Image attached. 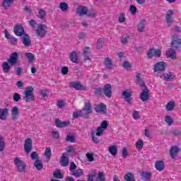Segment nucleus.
<instances>
[{
  "label": "nucleus",
  "instance_id": "4d7b16f0",
  "mask_svg": "<svg viewBox=\"0 0 181 181\" xmlns=\"http://www.w3.org/2000/svg\"><path fill=\"white\" fill-rule=\"evenodd\" d=\"M100 127L102 128V129H104L105 131V129L108 128V122H107L106 120H103L101 122Z\"/></svg>",
  "mask_w": 181,
  "mask_h": 181
},
{
  "label": "nucleus",
  "instance_id": "6e6552de",
  "mask_svg": "<svg viewBox=\"0 0 181 181\" xmlns=\"http://www.w3.org/2000/svg\"><path fill=\"white\" fill-rule=\"evenodd\" d=\"M181 47V38L177 34H174L171 38V48L179 49Z\"/></svg>",
  "mask_w": 181,
  "mask_h": 181
},
{
  "label": "nucleus",
  "instance_id": "7c9ffc66",
  "mask_svg": "<svg viewBox=\"0 0 181 181\" xmlns=\"http://www.w3.org/2000/svg\"><path fill=\"white\" fill-rule=\"evenodd\" d=\"M141 177L142 180H149L152 177V173L148 171H143L141 173Z\"/></svg>",
  "mask_w": 181,
  "mask_h": 181
},
{
  "label": "nucleus",
  "instance_id": "69168bd1",
  "mask_svg": "<svg viewBox=\"0 0 181 181\" xmlns=\"http://www.w3.org/2000/svg\"><path fill=\"white\" fill-rule=\"evenodd\" d=\"M66 152L68 153H74L76 152V150L74 149V147H73V146H69L66 148Z\"/></svg>",
  "mask_w": 181,
  "mask_h": 181
},
{
  "label": "nucleus",
  "instance_id": "c85d7f7f",
  "mask_svg": "<svg viewBox=\"0 0 181 181\" xmlns=\"http://www.w3.org/2000/svg\"><path fill=\"white\" fill-rule=\"evenodd\" d=\"M146 25V21L141 20L137 25V30L139 33H142L145 30V26Z\"/></svg>",
  "mask_w": 181,
  "mask_h": 181
},
{
  "label": "nucleus",
  "instance_id": "09e8293b",
  "mask_svg": "<svg viewBox=\"0 0 181 181\" xmlns=\"http://www.w3.org/2000/svg\"><path fill=\"white\" fill-rule=\"evenodd\" d=\"M126 21H127V18L125 17V13H121L118 18L119 23H124Z\"/></svg>",
  "mask_w": 181,
  "mask_h": 181
},
{
  "label": "nucleus",
  "instance_id": "393cba45",
  "mask_svg": "<svg viewBox=\"0 0 181 181\" xmlns=\"http://www.w3.org/2000/svg\"><path fill=\"white\" fill-rule=\"evenodd\" d=\"M76 11L79 16H84V15H87V12H88V8H87V6H81L76 8Z\"/></svg>",
  "mask_w": 181,
  "mask_h": 181
},
{
  "label": "nucleus",
  "instance_id": "f704fd0d",
  "mask_svg": "<svg viewBox=\"0 0 181 181\" xmlns=\"http://www.w3.org/2000/svg\"><path fill=\"white\" fill-rule=\"evenodd\" d=\"M69 59L72 63H78V58L77 57V52H72L69 55Z\"/></svg>",
  "mask_w": 181,
  "mask_h": 181
},
{
  "label": "nucleus",
  "instance_id": "4c0bfd02",
  "mask_svg": "<svg viewBox=\"0 0 181 181\" xmlns=\"http://www.w3.org/2000/svg\"><path fill=\"white\" fill-rule=\"evenodd\" d=\"M126 181H135V175L132 173H127L124 177Z\"/></svg>",
  "mask_w": 181,
  "mask_h": 181
},
{
  "label": "nucleus",
  "instance_id": "423d86ee",
  "mask_svg": "<svg viewBox=\"0 0 181 181\" xmlns=\"http://www.w3.org/2000/svg\"><path fill=\"white\" fill-rule=\"evenodd\" d=\"M35 33L39 39H43L47 35V25L42 23L37 24Z\"/></svg>",
  "mask_w": 181,
  "mask_h": 181
},
{
  "label": "nucleus",
  "instance_id": "39448f33",
  "mask_svg": "<svg viewBox=\"0 0 181 181\" xmlns=\"http://www.w3.org/2000/svg\"><path fill=\"white\" fill-rule=\"evenodd\" d=\"M33 87L28 86L25 88L24 91V97L23 100L25 101V103H32V101H35V95L33 94Z\"/></svg>",
  "mask_w": 181,
  "mask_h": 181
},
{
  "label": "nucleus",
  "instance_id": "bf43d9fd",
  "mask_svg": "<svg viewBox=\"0 0 181 181\" xmlns=\"http://www.w3.org/2000/svg\"><path fill=\"white\" fill-rule=\"evenodd\" d=\"M76 169H77V165H76V163H74V162H71L69 166V171L71 172V173H72V172H74Z\"/></svg>",
  "mask_w": 181,
  "mask_h": 181
},
{
  "label": "nucleus",
  "instance_id": "b1692460",
  "mask_svg": "<svg viewBox=\"0 0 181 181\" xmlns=\"http://www.w3.org/2000/svg\"><path fill=\"white\" fill-rule=\"evenodd\" d=\"M83 57L85 60H90L91 59V48L90 47H86L83 49Z\"/></svg>",
  "mask_w": 181,
  "mask_h": 181
},
{
  "label": "nucleus",
  "instance_id": "2f4dec72",
  "mask_svg": "<svg viewBox=\"0 0 181 181\" xmlns=\"http://www.w3.org/2000/svg\"><path fill=\"white\" fill-rule=\"evenodd\" d=\"M104 65L105 69L107 70H111L114 64H112V59H110V57L105 58L104 61Z\"/></svg>",
  "mask_w": 181,
  "mask_h": 181
},
{
  "label": "nucleus",
  "instance_id": "774afa93",
  "mask_svg": "<svg viewBox=\"0 0 181 181\" xmlns=\"http://www.w3.org/2000/svg\"><path fill=\"white\" fill-rule=\"evenodd\" d=\"M172 135H174L175 136H179L181 135V130L175 129L171 132Z\"/></svg>",
  "mask_w": 181,
  "mask_h": 181
},
{
  "label": "nucleus",
  "instance_id": "6e6d98bb",
  "mask_svg": "<svg viewBox=\"0 0 181 181\" xmlns=\"http://www.w3.org/2000/svg\"><path fill=\"white\" fill-rule=\"evenodd\" d=\"M165 121L168 125H172L173 124V119L169 115L165 116Z\"/></svg>",
  "mask_w": 181,
  "mask_h": 181
},
{
  "label": "nucleus",
  "instance_id": "5701e85b",
  "mask_svg": "<svg viewBox=\"0 0 181 181\" xmlns=\"http://www.w3.org/2000/svg\"><path fill=\"white\" fill-rule=\"evenodd\" d=\"M140 98L143 102L149 100V89L148 88L143 90L142 93L140 94Z\"/></svg>",
  "mask_w": 181,
  "mask_h": 181
},
{
  "label": "nucleus",
  "instance_id": "e2e57ef3",
  "mask_svg": "<svg viewBox=\"0 0 181 181\" xmlns=\"http://www.w3.org/2000/svg\"><path fill=\"white\" fill-rule=\"evenodd\" d=\"M129 11H130L132 15H135V13H136V11H137L136 6H135V5H131L130 8H129Z\"/></svg>",
  "mask_w": 181,
  "mask_h": 181
},
{
  "label": "nucleus",
  "instance_id": "ddd939ff",
  "mask_svg": "<svg viewBox=\"0 0 181 181\" xmlns=\"http://www.w3.org/2000/svg\"><path fill=\"white\" fill-rule=\"evenodd\" d=\"M69 87H71L75 90H81V91H86V90H87V87L81 84V83L80 82H71L69 83Z\"/></svg>",
  "mask_w": 181,
  "mask_h": 181
},
{
  "label": "nucleus",
  "instance_id": "37998d69",
  "mask_svg": "<svg viewBox=\"0 0 181 181\" xmlns=\"http://www.w3.org/2000/svg\"><path fill=\"white\" fill-rule=\"evenodd\" d=\"M59 8L62 11V12H66V11L69 9V4L66 2H62L59 4Z\"/></svg>",
  "mask_w": 181,
  "mask_h": 181
},
{
  "label": "nucleus",
  "instance_id": "9d476101",
  "mask_svg": "<svg viewBox=\"0 0 181 181\" xmlns=\"http://www.w3.org/2000/svg\"><path fill=\"white\" fill-rule=\"evenodd\" d=\"M162 52L159 49L151 48L147 51V57L148 59H152L153 57H160Z\"/></svg>",
  "mask_w": 181,
  "mask_h": 181
},
{
  "label": "nucleus",
  "instance_id": "49530a36",
  "mask_svg": "<svg viewBox=\"0 0 181 181\" xmlns=\"http://www.w3.org/2000/svg\"><path fill=\"white\" fill-rule=\"evenodd\" d=\"M54 177L56 179H63V175H62V170H57L54 172Z\"/></svg>",
  "mask_w": 181,
  "mask_h": 181
},
{
  "label": "nucleus",
  "instance_id": "603ef678",
  "mask_svg": "<svg viewBox=\"0 0 181 181\" xmlns=\"http://www.w3.org/2000/svg\"><path fill=\"white\" fill-rule=\"evenodd\" d=\"M13 101H15V103H18V102L21 101V95L18 93H13Z\"/></svg>",
  "mask_w": 181,
  "mask_h": 181
},
{
  "label": "nucleus",
  "instance_id": "9b49d317",
  "mask_svg": "<svg viewBox=\"0 0 181 181\" xmlns=\"http://www.w3.org/2000/svg\"><path fill=\"white\" fill-rule=\"evenodd\" d=\"M103 94L107 98H111L112 97V87L111 84L107 83L103 86Z\"/></svg>",
  "mask_w": 181,
  "mask_h": 181
},
{
  "label": "nucleus",
  "instance_id": "052dcab7",
  "mask_svg": "<svg viewBox=\"0 0 181 181\" xmlns=\"http://www.w3.org/2000/svg\"><path fill=\"white\" fill-rule=\"evenodd\" d=\"M97 132H96V136H101V135H103L104 134V129H102L101 127H98L96 129Z\"/></svg>",
  "mask_w": 181,
  "mask_h": 181
},
{
  "label": "nucleus",
  "instance_id": "13d9d810",
  "mask_svg": "<svg viewBox=\"0 0 181 181\" xmlns=\"http://www.w3.org/2000/svg\"><path fill=\"white\" fill-rule=\"evenodd\" d=\"M61 73L63 76H66L69 74V67L67 66H62L61 69Z\"/></svg>",
  "mask_w": 181,
  "mask_h": 181
},
{
  "label": "nucleus",
  "instance_id": "412c9836",
  "mask_svg": "<svg viewBox=\"0 0 181 181\" xmlns=\"http://www.w3.org/2000/svg\"><path fill=\"white\" fill-rule=\"evenodd\" d=\"M61 166L65 168L66 166H69L70 163V159L67 156V153H63L62 156L60 158Z\"/></svg>",
  "mask_w": 181,
  "mask_h": 181
},
{
  "label": "nucleus",
  "instance_id": "3c124183",
  "mask_svg": "<svg viewBox=\"0 0 181 181\" xmlns=\"http://www.w3.org/2000/svg\"><path fill=\"white\" fill-rule=\"evenodd\" d=\"M103 88H95L94 95H96V97H100V95H103Z\"/></svg>",
  "mask_w": 181,
  "mask_h": 181
},
{
  "label": "nucleus",
  "instance_id": "72a5a7b5",
  "mask_svg": "<svg viewBox=\"0 0 181 181\" xmlns=\"http://www.w3.org/2000/svg\"><path fill=\"white\" fill-rule=\"evenodd\" d=\"M70 175L71 176H74V177H80V176H83V175H84V170L80 168L78 169L76 171H73L72 173H70Z\"/></svg>",
  "mask_w": 181,
  "mask_h": 181
},
{
  "label": "nucleus",
  "instance_id": "f257e3e1",
  "mask_svg": "<svg viewBox=\"0 0 181 181\" xmlns=\"http://www.w3.org/2000/svg\"><path fill=\"white\" fill-rule=\"evenodd\" d=\"M19 54H18V52L11 53L9 59H7V62H4L2 64V70L4 73H6V74L9 73V71H11V66H16Z\"/></svg>",
  "mask_w": 181,
  "mask_h": 181
},
{
  "label": "nucleus",
  "instance_id": "ea45409f",
  "mask_svg": "<svg viewBox=\"0 0 181 181\" xmlns=\"http://www.w3.org/2000/svg\"><path fill=\"white\" fill-rule=\"evenodd\" d=\"M24 55L28 59V63H33V60H35V54L32 52H26Z\"/></svg>",
  "mask_w": 181,
  "mask_h": 181
},
{
  "label": "nucleus",
  "instance_id": "a878e982",
  "mask_svg": "<svg viewBox=\"0 0 181 181\" xmlns=\"http://www.w3.org/2000/svg\"><path fill=\"white\" fill-rule=\"evenodd\" d=\"M55 125L57 127V128H64L70 125V122H62L59 119H55Z\"/></svg>",
  "mask_w": 181,
  "mask_h": 181
},
{
  "label": "nucleus",
  "instance_id": "f3484780",
  "mask_svg": "<svg viewBox=\"0 0 181 181\" xmlns=\"http://www.w3.org/2000/svg\"><path fill=\"white\" fill-rule=\"evenodd\" d=\"M14 33L15 35H16V36H23V35H25V28H23V27L21 25H15L14 28Z\"/></svg>",
  "mask_w": 181,
  "mask_h": 181
},
{
  "label": "nucleus",
  "instance_id": "5fc2aeb1",
  "mask_svg": "<svg viewBox=\"0 0 181 181\" xmlns=\"http://www.w3.org/2000/svg\"><path fill=\"white\" fill-rule=\"evenodd\" d=\"M98 180L99 181H105V175L104 173L100 171L98 174Z\"/></svg>",
  "mask_w": 181,
  "mask_h": 181
},
{
  "label": "nucleus",
  "instance_id": "338daca9",
  "mask_svg": "<svg viewBox=\"0 0 181 181\" xmlns=\"http://www.w3.org/2000/svg\"><path fill=\"white\" fill-rule=\"evenodd\" d=\"M133 118L134 119H139V118H141V116L139 115V112H138L137 110H134L133 112Z\"/></svg>",
  "mask_w": 181,
  "mask_h": 181
},
{
  "label": "nucleus",
  "instance_id": "4468645a",
  "mask_svg": "<svg viewBox=\"0 0 181 181\" xmlns=\"http://www.w3.org/2000/svg\"><path fill=\"white\" fill-rule=\"evenodd\" d=\"M4 35L6 39H8V40L9 41L10 45H11L12 46H15V45L18 44V39L11 35L9 33H8V30H4Z\"/></svg>",
  "mask_w": 181,
  "mask_h": 181
},
{
  "label": "nucleus",
  "instance_id": "6ab92c4d",
  "mask_svg": "<svg viewBox=\"0 0 181 181\" xmlns=\"http://www.w3.org/2000/svg\"><path fill=\"white\" fill-rule=\"evenodd\" d=\"M173 13H175V11L173 10H168L165 15L166 23L167 25H168V26H171L172 25V22L173 21L172 16H173Z\"/></svg>",
  "mask_w": 181,
  "mask_h": 181
},
{
  "label": "nucleus",
  "instance_id": "7ed1b4c3",
  "mask_svg": "<svg viewBox=\"0 0 181 181\" xmlns=\"http://www.w3.org/2000/svg\"><path fill=\"white\" fill-rule=\"evenodd\" d=\"M30 158L32 160H35L34 162V166L37 170L40 171L43 169V163H42V160L39 157V154L36 151H33L30 153Z\"/></svg>",
  "mask_w": 181,
  "mask_h": 181
},
{
  "label": "nucleus",
  "instance_id": "c03bdc74",
  "mask_svg": "<svg viewBox=\"0 0 181 181\" xmlns=\"http://www.w3.org/2000/svg\"><path fill=\"white\" fill-rule=\"evenodd\" d=\"M103 45H104V38H99L96 43V48L98 50L103 49Z\"/></svg>",
  "mask_w": 181,
  "mask_h": 181
},
{
  "label": "nucleus",
  "instance_id": "e433bc0d",
  "mask_svg": "<svg viewBox=\"0 0 181 181\" xmlns=\"http://www.w3.org/2000/svg\"><path fill=\"white\" fill-rule=\"evenodd\" d=\"M14 0H3L2 6L4 9H8L13 4Z\"/></svg>",
  "mask_w": 181,
  "mask_h": 181
},
{
  "label": "nucleus",
  "instance_id": "c756f323",
  "mask_svg": "<svg viewBox=\"0 0 181 181\" xmlns=\"http://www.w3.org/2000/svg\"><path fill=\"white\" fill-rule=\"evenodd\" d=\"M22 42L23 45H24L25 47H29V46L32 45V41H30V37L28 34L24 35Z\"/></svg>",
  "mask_w": 181,
  "mask_h": 181
},
{
  "label": "nucleus",
  "instance_id": "f8f14e48",
  "mask_svg": "<svg viewBox=\"0 0 181 181\" xmlns=\"http://www.w3.org/2000/svg\"><path fill=\"white\" fill-rule=\"evenodd\" d=\"M175 77H176V75L171 71H167L165 74L160 75V78H162V80H165V81H172Z\"/></svg>",
  "mask_w": 181,
  "mask_h": 181
},
{
  "label": "nucleus",
  "instance_id": "dca6fc26",
  "mask_svg": "<svg viewBox=\"0 0 181 181\" xmlns=\"http://www.w3.org/2000/svg\"><path fill=\"white\" fill-rule=\"evenodd\" d=\"M122 95L124 97V100H126L128 104H132L131 101L132 100V92L127 89L122 93Z\"/></svg>",
  "mask_w": 181,
  "mask_h": 181
},
{
  "label": "nucleus",
  "instance_id": "a18cd8bd",
  "mask_svg": "<svg viewBox=\"0 0 181 181\" xmlns=\"http://www.w3.org/2000/svg\"><path fill=\"white\" fill-rule=\"evenodd\" d=\"M38 14H39L38 18L40 19H45L46 18V15H47L46 11H45L42 8H40L38 10Z\"/></svg>",
  "mask_w": 181,
  "mask_h": 181
},
{
  "label": "nucleus",
  "instance_id": "58836bf2",
  "mask_svg": "<svg viewBox=\"0 0 181 181\" xmlns=\"http://www.w3.org/2000/svg\"><path fill=\"white\" fill-rule=\"evenodd\" d=\"M109 152L112 156H115L118 152V148L115 145L109 147Z\"/></svg>",
  "mask_w": 181,
  "mask_h": 181
},
{
  "label": "nucleus",
  "instance_id": "aec40b11",
  "mask_svg": "<svg viewBox=\"0 0 181 181\" xmlns=\"http://www.w3.org/2000/svg\"><path fill=\"white\" fill-rule=\"evenodd\" d=\"M19 108L18 106H14L11 110V119L12 121H17L19 118Z\"/></svg>",
  "mask_w": 181,
  "mask_h": 181
},
{
  "label": "nucleus",
  "instance_id": "20e7f679",
  "mask_svg": "<svg viewBox=\"0 0 181 181\" xmlns=\"http://www.w3.org/2000/svg\"><path fill=\"white\" fill-rule=\"evenodd\" d=\"M13 162L16 170L19 173H25V172H26L28 166L26 165V163H25V161L19 158V157H16Z\"/></svg>",
  "mask_w": 181,
  "mask_h": 181
},
{
  "label": "nucleus",
  "instance_id": "a19ab883",
  "mask_svg": "<svg viewBox=\"0 0 181 181\" xmlns=\"http://www.w3.org/2000/svg\"><path fill=\"white\" fill-rule=\"evenodd\" d=\"M45 156L47 158V162L50 160V158H52V148L50 147H47L45 151Z\"/></svg>",
  "mask_w": 181,
  "mask_h": 181
},
{
  "label": "nucleus",
  "instance_id": "473e14b6",
  "mask_svg": "<svg viewBox=\"0 0 181 181\" xmlns=\"http://www.w3.org/2000/svg\"><path fill=\"white\" fill-rule=\"evenodd\" d=\"M141 77H142V74H137L136 76V78L137 79V82L138 84H139L140 87H141V88H146V85L144 83V81H142V78H141Z\"/></svg>",
  "mask_w": 181,
  "mask_h": 181
},
{
  "label": "nucleus",
  "instance_id": "4be33fe9",
  "mask_svg": "<svg viewBox=\"0 0 181 181\" xmlns=\"http://www.w3.org/2000/svg\"><path fill=\"white\" fill-rule=\"evenodd\" d=\"M179 147L177 146H174L170 148V155L172 159H176V156H177V153H179Z\"/></svg>",
  "mask_w": 181,
  "mask_h": 181
},
{
  "label": "nucleus",
  "instance_id": "1a4fd4ad",
  "mask_svg": "<svg viewBox=\"0 0 181 181\" xmlns=\"http://www.w3.org/2000/svg\"><path fill=\"white\" fill-rule=\"evenodd\" d=\"M32 149H33V141H32V139L28 138L25 139L24 143V151L26 155H29L32 151Z\"/></svg>",
  "mask_w": 181,
  "mask_h": 181
},
{
  "label": "nucleus",
  "instance_id": "a211bd4d",
  "mask_svg": "<svg viewBox=\"0 0 181 181\" xmlns=\"http://www.w3.org/2000/svg\"><path fill=\"white\" fill-rule=\"evenodd\" d=\"M8 115H9L8 108H0V119L1 121H6L8 119Z\"/></svg>",
  "mask_w": 181,
  "mask_h": 181
},
{
  "label": "nucleus",
  "instance_id": "f03ea898",
  "mask_svg": "<svg viewBox=\"0 0 181 181\" xmlns=\"http://www.w3.org/2000/svg\"><path fill=\"white\" fill-rule=\"evenodd\" d=\"M91 107H93L91 102L88 100L83 109L74 112L73 118H78V117H82L85 119L88 118V117H90V114H93V110L91 109Z\"/></svg>",
  "mask_w": 181,
  "mask_h": 181
},
{
  "label": "nucleus",
  "instance_id": "cd10ccee",
  "mask_svg": "<svg viewBox=\"0 0 181 181\" xmlns=\"http://www.w3.org/2000/svg\"><path fill=\"white\" fill-rule=\"evenodd\" d=\"M155 168L158 172H162L165 170V162L162 160H157L155 163Z\"/></svg>",
  "mask_w": 181,
  "mask_h": 181
},
{
  "label": "nucleus",
  "instance_id": "680f3d73",
  "mask_svg": "<svg viewBox=\"0 0 181 181\" xmlns=\"http://www.w3.org/2000/svg\"><path fill=\"white\" fill-rule=\"evenodd\" d=\"M86 158L88 162H94V156L93 155V153H87Z\"/></svg>",
  "mask_w": 181,
  "mask_h": 181
},
{
  "label": "nucleus",
  "instance_id": "bb28decb",
  "mask_svg": "<svg viewBox=\"0 0 181 181\" xmlns=\"http://www.w3.org/2000/svg\"><path fill=\"white\" fill-rule=\"evenodd\" d=\"M167 57L172 59V60H176V51L173 48H170L165 53Z\"/></svg>",
  "mask_w": 181,
  "mask_h": 181
},
{
  "label": "nucleus",
  "instance_id": "c9c22d12",
  "mask_svg": "<svg viewBox=\"0 0 181 181\" xmlns=\"http://www.w3.org/2000/svg\"><path fill=\"white\" fill-rule=\"evenodd\" d=\"M175 107H176V103L175 101L172 100L167 103L165 109L167 111H173V110H175Z\"/></svg>",
  "mask_w": 181,
  "mask_h": 181
},
{
  "label": "nucleus",
  "instance_id": "0e129e2a",
  "mask_svg": "<svg viewBox=\"0 0 181 181\" xmlns=\"http://www.w3.org/2000/svg\"><path fill=\"white\" fill-rule=\"evenodd\" d=\"M123 67L124 69H126V70H131V64L127 61H125L123 62Z\"/></svg>",
  "mask_w": 181,
  "mask_h": 181
},
{
  "label": "nucleus",
  "instance_id": "0eeeda50",
  "mask_svg": "<svg viewBox=\"0 0 181 181\" xmlns=\"http://www.w3.org/2000/svg\"><path fill=\"white\" fill-rule=\"evenodd\" d=\"M166 62H158L157 63H156L153 65V71L154 73H163V71H165L166 70Z\"/></svg>",
  "mask_w": 181,
  "mask_h": 181
},
{
  "label": "nucleus",
  "instance_id": "de8ad7c7",
  "mask_svg": "<svg viewBox=\"0 0 181 181\" xmlns=\"http://www.w3.org/2000/svg\"><path fill=\"white\" fill-rule=\"evenodd\" d=\"M90 136L92 138L93 144H100V142H101V140H100V139L95 137V134H94V132H92L90 133Z\"/></svg>",
  "mask_w": 181,
  "mask_h": 181
},
{
  "label": "nucleus",
  "instance_id": "79ce46f5",
  "mask_svg": "<svg viewBox=\"0 0 181 181\" xmlns=\"http://www.w3.org/2000/svg\"><path fill=\"white\" fill-rule=\"evenodd\" d=\"M5 151V139L0 134V152Z\"/></svg>",
  "mask_w": 181,
  "mask_h": 181
},
{
  "label": "nucleus",
  "instance_id": "8fccbe9b",
  "mask_svg": "<svg viewBox=\"0 0 181 181\" xmlns=\"http://www.w3.org/2000/svg\"><path fill=\"white\" fill-rule=\"evenodd\" d=\"M66 142H71L72 144H74L76 142V136L73 135L68 134L66 138Z\"/></svg>",
  "mask_w": 181,
  "mask_h": 181
},
{
  "label": "nucleus",
  "instance_id": "2eb2a0df",
  "mask_svg": "<svg viewBox=\"0 0 181 181\" xmlns=\"http://www.w3.org/2000/svg\"><path fill=\"white\" fill-rule=\"evenodd\" d=\"M95 111L98 114H107V105L104 103L97 105L95 107Z\"/></svg>",
  "mask_w": 181,
  "mask_h": 181
},
{
  "label": "nucleus",
  "instance_id": "864d4df0",
  "mask_svg": "<svg viewBox=\"0 0 181 181\" xmlns=\"http://www.w3.org/2000/svg\"><path fill=\"white\" fill-rule=\"evenodd\" d=\"M136 149H142V148H144V141L138 140L136 142Z\"/></svg>",
  "mask_w": 181,
  "mask_h": 181
}]
</instances>
